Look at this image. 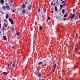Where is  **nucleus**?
<instances>
[{
	"label": "nucleus",
	"mask_w": 80,
	"mask_h": 80,
	"mask_svg": "<svg viewBox=\"0 0 80 80\" xmlns=\"http://www.w3.org/2000/svg\"><path fill=\"white\" fill-rule=\"evenodd\" d=\"M62 5H60V9H62V8H63V7H65V6H66V3H65V1H62Z\"/></svg>",
	"instance_id": "1"
},
{
	"label": "nucleus",
	"mask_w": 80,
	"mask_h": 80,
	"mask_svg": "<svg viewBox=\"0 0 80 80\" xmlns=\"http://www.w3.org/2000/svg\"><path fill=\"white\" fill-rule=\"evenodd\" d=\"M32 5L30 4L29 5V6H28V9L29 10H31V9H32Z\"/></svg>",
	"instance_id": "2"
},
{
	"label": "nucleus",
	"mask_w": 80,
	"mask_h": 80,
	"mask_svg": "<svg viewBox=\"0 0 80 80\" xmlns=\"http://www.w3.org/2000/svg\"><path fill=\"white\" fill-rule=\"evenodd\" d=\"M12 67L14 68V67H15V63L13 62L12 63Z\"/></svg>",
	"instance_id": "3"
},
{
	"label": "nucleus",
	"mask_w": 80,
	"mask_h": 80,
	"mask_svg": "<svg viewBox=\"0 0 80 80\" xmlns=\"http://www.w3.org/2000/svg\"><path fill=\"white\" fill-rule=\"evenodd\" d=\"M6 7L7 10H10V7H9V6H8V5H6Z\"/></svg>",
	"instance_id": "4"
},
{
	"label": "nucleus",
	"mask_w": 80,
	"mask_h": 80,
	"mask_svg": "<svg viewBox=\"0 0 80 80\" xmlns=\"http://www.w3.org/2000/svg\"><path fill=\"white\" fill-rule=\"evenodd\" d=\"M3 74L4 75H7L8 74V72H3Z\"/></svg>",
	"instance_id": "5"
},
{
	"label": "nucleus",
	"mask_w": 80,
	"mask_h": 80,
	"mask_svg": "<svg viewBox=\"0 0 80 80\" xmlns=\"http://www.w3.org/2000/svg\"><path fill=\"white\" fill-rule=\"evenodd\" d=\"M10 22L12 25H13L14 23H13V20H10Z\"/></svg>",
	"instance_id": "6"
},
{
	"label": "nucleus",
	"mask_w": 80,
	"mask_h": 80,
	"mask_svg": "<svg viewBox=\"0 0 80 80\" xmlns=\"http://www.w3.org/2000/svg\"><path fill=\"white\" fill-rule=\"evenodd\" d=\"M26 12V10H25V9H23V13H25Z\"/></svg>",
	"instance_id": "7"
},
{
	"label": "nucleus",
	"mask_w": 80,
	"mask_h": 80,
	"mask_svg": "<svg viewBox=\"0 0 80 80\" xmlns=\"http://www.w3.org/2000/svg\"><path fill=\"white\" fill-rule=\"evenodd\" d=\"M43 63V62H40L38 63V65H42Z\"/></svg>",
	"instance_id": "8"
},
{
	"label": "nucleus",
	"mask_w": 80,
	"mask_h": 80,
	"mask_svg": "<svg viewBox=\"0 0 80 80\" xmlns=\"http://www.w3.org/2000/svg\"><path fill=\"white\" fill-rule=\"evenodd\" d=\"M38 77H42V75H41V73H40L38 74Z\"/></svg>",
	"instance_id": "9"
},
{
	"label": "nucleus",
	"mask_w": 80,
	"mask_h": 80,
	"mask_svg": "<svg viewBox=\"0 0 80 80\" xmlns=\"http://www.w3.org/2000/svg\"><path fill=\"white\" fill-rule=\"evenodd\" d=\"M55 10L56 11L58 10V9H57V6H55Z\"/></svg>",
	"instance_id": "10"
},
{
	"label": "nucleus",
	"mask_w": 80,
	"mask_h": 80,
	"mask_svg": "<svg viewBox=\"0 0 80 80\" xmlns=\"http://www.w3.org/2000/svg\"><path fill=\"white\" fill-rule=\"evenodd\" d=\"M65 10L64 9H63L62 10V12L63 14L65 13Z\"/></svg>",
	"instance_id": "11"
},
{
	"label": "nucleus",
	"mask_w": 80,
	"mask_h": 80,
	"mask_svg": "<svg viewBox=\"0 0 80 80\" xmlns=\"http://www.w3.org/2000/svg\"><path fill=\"white\" fill-rule=\"evenodd\" d=\"M3 38L4 40H7V37L5 36H3Z\"/></svg>",
	"instance_id": "12"
},
{
	"label": "nucleus",
	"mask_w": 80,
	"mask_h": 80,
	"mask_svg": "<svg viewBox=\"0 0 80 80\" xmlns=\"http://www.w3.org/2000/svg\"><path fill=\"white\" fill-rule=\"evenodd\" d=\"M57 68V64H55L53 68L54 69H55V68Z\"/></svg>",
	"instance_id": "13"
},
{
	"label": "nucleus",
	"mask_w": 80,
	"mask_h": 80,
	"mask_svg": "<svg viewBox=\"0 0 80 80\" xmlns=\"http://www.w3.org/2000/svg\"><path fill=\"white\" fill-rule=\"evenodd\" d=\"M6 18H8V14H6Z\"/></svg>",
	"instance_id": "14"
},
{
	"label": "nucleus",
	"mask_w": 80,
	"mask_h": 80,
	"mask_svg": "<svg viewBox=\"0 0 80 80\" xmlns=\"http://www.w3.org/2000/svg\"><path fill=\"white\" fill-rule=\"evenodd\" d=\"M0 2H1V4H3L4 3V1L3 0H1Z\"/></svg>",
	"instance_id": "15"
},
{
	"label": "nucleus",
	"mask_w": 80,
	"mask_h": 80,
	"mask_svg": "<svg viewBox=\"0 0 80 80\" xmlns=\"http://www.w3.org/2000/svg\"><path fill=\"white\" fill-rule=\"evenodd\" d=\"M4 27H5V28L7 27V25L5 23H4Z\"/></svg>",
	"instance_id": "16"
},
{
	"label": "nucleus",
	"mask_w": 80,
	"mask_h": 80,
	"mask_svg": "<svg viewBox=\"0 0 80 80\" xmlns=\"http://www.w3.org/2000/svg\"><path fill=\"white\" fill-rule=\"evenodd\" d=\"M14 30V28H12L10 29L11 32H13Z\"/></svg>",
	"instance_id": "17"
},
{
	"label": "nucleus",
	"mask_w": 80,
	"mask_h": 80,
	"mask_svg": "<svg viewBox=\"0 0 80 80\" xmlns=\"http://www.w3.org/2000/svg\"><path fill=\"white\" fill-rule=\"evenodd\" d=\"M74 17H75V14H73L72 16L71 17V18H74Z\"/></svg>",
	"instance_id": "18"
},
{
	"label": "nucleus",
	"mask_w": 80,
	"mask_h": 80,
	"mask_svg": "<svg viewBox=\"0 0 80 80\" xmlns=\"http://www.w3.org/2000/svg\"><path fill=\"white\" fill-rule=\"evenodd\" d=\"M67 16H68V15L65 14L63 16V18H65V17H67Z\"/></svg>",
	"instance_id": "19"
},
{
	"label": "nucleus",
	"mask_w": 80,
	"mask_h": 80,
	"mask_svg": "<svg viewBox=\"0 0 80 80\" xmlns=\"http://www.w3.org/2000/svg\"><path fill=\"white\" fill-rule=\"evenodd\" d=\"M26 7L25 6V4H23L22 8H25Z\"/></svg>",
	"instance_id": "20"
},
{
	"label": "nucleus",
	"mask_w": 80,
	"mask_h": 80,
	"mask_svg": "<svg viewBox=\"0 0 80 80\" xmlns=\"http://www.w3.org/2000/svg\"><path fill=\"white\" fill-rule=\"evenodd\" d=\"M51 19V18H50V17H48V20H50V19Z\"/></svg>",
	"instance_id": "21"
},
{
	"label": "nucleus",
	"mask_w": 80,
	"mask_h": 80,
	"mask_svg": "<svg viewBox=\"0 0 80 80\" xmlns=\"http://www.w3.org/2000/svg\"><path fill=\"white\" fill-rule=\"evenodd\" d=\"M6 7L5 6H3L2 7V8H3V9H6Z\"/></svg>",
	"instance_id": "22"
},
{
	"label": "nucleus",
	"mask_w": 80,
	"mask_h": 80,
	"mask_svg": "<svg viewBox=\"0 0 80 80\" xmlns=\"http://www.w3.org/2000/svg\"><path fill=\"white\" fill-rule=\"evenodd\" d=\"M40 8H39L38 10V12H40Z\"/></svg>",
	"instance_id": "23"
},
{
	"label": "nucleus",
	"mask_w": 80,
	"mask_h": 80,
	"mask_svg": "<svg viewBox=\"0 0 80 80\" xmlns=\"http://www.w3.org/2000/svg\"><path fill=\"white\" fill-rule=\"evenodd\" d=\"M42 27H41L39 28V29L40 30H42Z\"/></svg>",
	"instance_id": "24"
},
{
	"label": "nucleus",
	"mask_w": 80,
	"mask_h": 80,
	"mask_svg": "<svg viewBox=\"0 0 80 80\" xmlns=\"http://www.w3.org/2000/svg\"><path fill=\"white\" fill-rule=\"evenodd\" d=\"M5 28L4 27H3L2 28V30H3L4 31V30H5Z\"/></svg>",
	"instance_id": "25"
},
{
	"label": "nucleus",
	"mask_w": 80,
	"mask_h": 80,
	"mask_svg": "<svg viewBox=\"0 0 80 80\" xmlns=\"http://www.w3.org/2000/svg\"><path fill=\"white\" fill-rule=\"evenodd\" d=\"M17 35H20V33H19V32L17 33Z\"/></svg>",
	"instance_id": "26"
},
{
	"label": "nucleus",
	"mask_w": 80,
	"mask_h": 80,
	"mask_svg": "<svg viewBox=\"0 0 80 80\" xmlns=\"http://www.w3.org/2000/svg\"><path fill=\"white\" fill-rule=\"evenodd\" d=\"M10 2L11 3H12L13 2V0H10Z\"/></svg>",
	"instance_id": "27"
},
{
	"label": "nucleus",
	"mask_w": 80,
	"mask_h": 80,
	"mask_svg": "<svg viewBox=\"0 0 80 80\" xmlns=\"http://www.w3.org/2000/svg\"><path fill=\"white\" fill-rule=\"evenodd\" d=\"M63 20H67V18H63Z\"/></svg>",
	"instance_id": "28"
},
{
	"label": "nucleus",
	"mask_w": 80,
	"mask_h": 80,
	"mask_svg": "<svg viewBox=\"0 0 80 80\" xmlns=\"http://www.w3.org/2000/svg\"><path fill=\"white\" fill-rule=\"evenodd\" d=\"M75 50H78V48H76L75 49Z\"/></svg>",
	"instance_id": "29"
},
{
	"label": "nucleus",
	"mask_w": 80,
	"mask_h": 80,
	"mask_svg": "<svg viewBox=\"0 0 80 80\" xmlns=\"http://www.w3.org/2000/svg\"><path fill=\"white\" fill-rule=\"evenodd\" d=\"M12 11L13 12H15V10L13 9L12 10Z\"/></svg>",
	"instance_id": "30"
},
{
	"label": "nucleus",
	"mask_w": 80,
	"mask_h": 80,
	"mask_svg": "<svg viewBox=\"0 0 80 80\" xmlns=\"http://www.w3.org/2000/svg\"><path fill=\"white\" fill-rule=\"evenodd\" d=\"M9 20H12L10 18H9Z\"/></svg>",
	"instance_id": "31"
},
{
	"label": "nucleus",
	"mask_w": 80,
	"mask_h": 80,
	"mask_svg": "<svg viewBox=\"0 0 80 80\" xmlns=\"http://www.w3.org/2000/svg\"><path fill=\"white\" fill-rule=\"evenodd\" d=\"M51 6H52V5H53V3L52 2L51 3Z\"/></svg>",
	"instance_id": "32"
},
{
	"label": "nucleus",
	"mask_w": 80,
	"mask_h": 80,
	"mask_svg": "<svg viewBox=\"0 0 80 80\" xmlns=\"http://www.w3.org/2000/svg\"><path fill=\"white\" fill-rule=\"evenodd\" d=\"M10 66V64H8V67H9V66Z\"/></svg>",
	"instance_id": "33"
},
{
	"label": "nucleus",
	"mask_w": 80,
	"mask_h": 80,
	"mask_svg": "<svg viewBox=\"0 0 80 80\" xmlns=\"http://www.w3.org/2000/svg\"><path fill=\"white\" fill-rule=\"evenodd\" d=\"M68 48H70V46H68Z\"/></svg>",
	"instance_id": "34"
},
{
	"label": "nucleus",
	"mask_w": 80,
	"mask_h": 80,
	"mask_svg": "<svg viewBox=\"0 0 80 80\" xmlns=\"http://www.w3.org/2000/svg\"><path fill=\"white\" fill-rule=\"evenodd\" d=\"M55 72V69H54V70L52 72Z\"/></svg>",
	"instance_id": "35"
},
{
	"label": "nucleus",
	"mask_w": 80,
	"mask_h": 80,
	"mask_svg": "<svg viewBox=\"0 0 80 80\" xmlns=\"http://www.w3.org/2000/svg\"><path fill=\"white\" fill-rule=\"evenodd\" d=\"M27 2H26L25 3V5H27Z\"/></svg>",
	"instance_id": "36"
},
{
	"label": "nucleus",
	"mask_w": 80,
	"mask_h": 80,
	"mask_svg": "<svg viewBox=\"0 0 80 80\" xmlns=\"http://www.w3.org/2000/svg\"><path fill=\"white\" fill-rule=\"evenodd\" d=\"M78 18H80V15L78 16Z\"/></svg>",
	"instance_id": "37"
},
{
	"label": "nucleus",
	"mask_w": 80,
	"mask_h": 80,
	"mask_svg": "<svg viewBox=\"0 0 80 80\" xmlns=\"http://www.w3.org/2000/svg\"><path fill=\"white\" fill-rule=\"evenodd\" d=\"M1 24L0 23V28H1Z\"/></svg>",
	"instance_id": "38"
},
{
	"label": "nucleus",
	"mask_w": 80,
	"mask_h": 80,
	"mask_svg": "<svg viewBox=\"0 0 80 80\" xmlns=\"http://www.w3.org/2000/svg\"><path fill=\"white\" fill-rule=\"evenodd\" d=\"M53 5L54 6L55 5V3H54V4H53Z\"/></svg>",
	"instance_id": "39"
},
{
	"label": "nucleus",
	"mask_w": 80,
	"mask_h": 80,
	"mask_svg": "<svg viewBox=\"0 0 80 80\" xmlns=\"http://www.w3.org/2000/svg\"><path fill=\"white\" fill-rule=\"evenodd\" d=\"M1 33V31H0V34Z\"/></svg>",
	"instance_id": "40"
},
{
	"label": "nucleus",
	"mask_w": 80,
	"mask_h": 80,
	"mask_svg": "<svg viewBox=\"0 0 80 80\" xmlns=\"http://www.w3.org/2000/svg\"><path fill=\"white\" fill-rule=\"evenodd\" d=\"M59 11H61V10L60 9H59Z\"/></svg>",
	"instance_id": "41"
},
{
	"label": "nucleus",
	"mask_w": 80,
	"mask_h": 80,
	"mask_svg": "<svg viewBox=\"0 0 80 80\" xmlns=\"http://www.w3.org/2000/svg\"><path fill=\"white\" fill-rule=\"evenodd\" d=\"M61 1H63V0H61Z\"/></svg>",
	"instance_id": "42"
},
{
	"label": "nucleus",
	"mask_w": 80,
	"mask_h": 80,
	"mask_svg": "<svg viewBox=\"0 0 80 80\" xmlns=\"http://www.w3.org/2000/svg\"><path fill=\"white\" fill-rule=\"evenodd\" d=\"M13 47V48H14V47Z\"/></svg>",
	"instance_id": "43"
},
{
	"label": "nucleus",
	"mask_w": 80,
	"mask_h": 80,
	"mask_svg": "<svg viewBox=\"0 0 80 80\" xmlns=\"http://www.w3.org/2000/svg\"><path fill=\"white\" fill-rule=\"evenodd\" d=\"M1 2L0 1V3H1Z\"/></svg>",
	"instance_id": "44"
},
{
	"label": "nucleus",
	"mask_w": 80,
	"mask_h": 80,
	"mask_svg": "<svg viewBox=\"0 0 80 80\" xmlns=\"http://www.w3.org/2000/svg\"><path fill=\"white\" fill-rule=\"evenodd\" d=\"M56 3H57V2H56Z\"/></svg>",
	"instance_id": "45"
},
{
	"label": "nucleus",
	"mask_w": 80,
	"mask_h": 80,
	"mask_svg": "<svg viewBox=\"0 0 80 80\" xmlns=\"http://www.w3.org/2000/svg\"><path fill=\"white\" fill-rule=\"evenodd\" d=\"M70 22H72V20H71V21H70Z\"/></svg>",
	"instance_id": "46"
},
{
	"label": "nucleus",
	"mask_w": 80,
	"mask_h": 80,
	"mask_svg": "<svg viewBox=\"0 0 80 80\" xmlns=\"http://www.w3.org/2000/svg\"><path fill=\"white\" fill-rule=\"evenodd\" d=\"M8 32H10V31H8Z\"/></svg>",
	"instance_id": "47"
},
{
	"label": "nucleus",
	"mask_w": 80,
	"mask_h": 80,
	"mask_svg": "<svg viewBox=\"0 0 80 80\" xmlns=\"http://www.w3.org/2000/svg\"><path fill=\"white\" fill-rule=\"evenodd\" d=\"M57 1H58V0H57Z\"/></svg>",
	"instance_id": "48"
},
{
	"label": "nucleus",
	"mask_w": 80,
	"mask_h": 80,
	"mask_svg": "<svg viewBox=\"0 0 80 80\" xmlns=\"http://www.w3.org/2000/svg\"><path fill=\"white\" fill-rule=\"evenodd\" d=\"M75 75V74L74 75Z\"/></svg>",
	"instance_id": "49"
},
{
	"label": "nucleus",
	"mask_w": 80,
	"mask_h": 80,
	"mask_svg": "<svg viewBox=\"0 0 80 80\" xmlns=\"http://www.w3.org/2000/svg\"><path fill=\"white\" fill-rule=\"evenodd\" d=\"M79 11H80V10H79Z\"/></svg>",
	"instance_id": "50"
},
{
	"label": "nucleus",
	"mask_w": 80,
	"mask_h": 80,
	"mask_svg": "<svg viewBox=\"0 0 80 80\" xmlns=\"http://www.w3.org/2000/svg\"><path fill=\"white\" fill-rule=\"evenodd\" d=\"M0 12H1V11H0Z\"/></svg>",
	"instance_id": "51"
}]
</instances>
